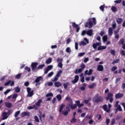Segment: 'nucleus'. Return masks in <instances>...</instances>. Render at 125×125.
I'll list each match as a JSON object with an SVG mask.
<instances>
[{
  "instance_id": "f257e3e1",
  "label": "nucleus",
  "mask_w": 125,
  "mask_h": 125,
  "mask_svg": "<svg viewBox=\"0 0 125 125\" xmlns=\"http://www.w3.org/2000/svg\"><path fill=\"white\" fill-rule=\"evenodd\" d=\"M92 20H93V21H91V19L89 18L88 19V21L86 22V23L84 24V26L85 28L90 29L92 27L93 25H95L96 24L95 18H92Z\"/></svg>"
},
{
  "instance_id": "f03ea898",
  "label": "nucleus",
  "mask_w": 125,
  "mask_h": 125,
  "mask_svg": "<svg viewBox=\"0 0 125 125\" xmlns=\"http://www.w3.org/2000/svg\"><path fill=\"white\" fill-rule=\"evenodd\" d=\"M93 101L95 103H103L104 102V98L101 95H99L98 93H97L93 98Z\"/></svg>"
},
{
  "instance_id": "7ed1b4c3",
  "label": "nucleus",
  "mask_w": 125,
  "mask_h": 125,
  "mask_svg": "<svg viewBox=\"0 0 125 125\" xmlns=\"http://www.w3.org/2000/svg\"><path fill=\"white\" fill-rule=\"evenodd\" d=\"M65 100L69 102V106L71 108V109H75L77 108V105L76 104L73 105V101L70 97L67 96L65 98Z\"/></svg>"
},
{
  "instance_id": "20e7f679",
  "label": "nucleus",
  "mask_w": 125,
  "mask_h": 125,
  "mask_svg": "<svg viewBox=\"0 0 125 125\" xmlns=\"http://www.w3.org/2000/svg\"><path fill=\"white\" fill-rule=\"evenodd\" d=\"M62 70H60L58 72L57 74L55 76V77H54V79H51V81L52 82H57L59 78L60 77V75L62 73Z\"/></svg>"
},
{
  "instance_id": "39448f33",
  "label": "nucleus",
  "mask_w": 125,
  "mask_h": 125,
  "mask_svg": "<svg viewBox=\"0 0 125 125\" xmlns=\"http://www.w3.org/2000/svg\"><path fill=\"white\" fill-rule=\"evenodd\" d=\"M26 90L28 94L27 96L29 97H32L33 95H34V90H31V88L29 87H26Z\"/></svg>"
},
{
  "instance_id": "423d86ee",
  "label": "nucleus",
  "mask_w": 125,
  "mask_h": 125,
  "mask_svg": "<svg viewBox=\"0 0 125 125\" xmlns=\"http://www.w3.org/2000/svg\"><path fill=\"white\" fill-rule=\"evenodd\" d=\"M9 84L11 86H13L15 84L14 81L9 80L4 83V85L5 86H8Z\"/></svg>"
},
{
  "instance_id": "0eeeda50",
  "label": "nucleus",
  "mask_w": 125,
  "mask_h": 125,
  "mask_svg": "<svg viewBox=\"0 0 125 125\" xmlns=\"http://www.w3.org/2000/svg\"><path fill=\"white\" fill-rule=\"evenodd\" d=\"M38 65V62H32L31 66V68L33 71H35L36 69H37V67Z\"/></svg>"
},
{
  "instance_id": "6e6552de",
  "label": "nucleus",
  "mask_w": 125,
  "mask_h": 125,
  "mask_svg": "<svg viewBox=\"0 0 125 125\" xmlns=\"http://www.w3.org/2000/svg\"><path fill=\"white\" fill-rule=\"evenodd\" d=\"M72 26L73 27L76 28L77 33L79 32L80 27L79 26L78 24H76L75 22H72Z\"/></svg>"
},
{
  "instance_id": "1a4fd4ad",
  "label": "nucleus",
  "mask_w": 125,
  "mask_h": 125,
  "mask_svg": "<svg viewBox=\"0 0 125 125\" xmlns=\"http://www.w3.org/2000/svg\"><path fill=\"white\" fill-rule=\"evenodd\" d=\"M79 80V75H76L75 76L74 79L72 81V83L73 84H75L78 82Z\"/></svg>"
},
{
  "instance_id": "9d476101",
  "label": "nucleus",
  "mask_w": 125,
  "mask_h": 125,
  "mask_svg": "<svg viewBox=\"0 0 125 125\" xmlns=\"http://www.w3.org/2000/svg\"><path fill=\"white\" fill-rule=\"evenodd\" d=\"M21 117L23 118L26 116H29L30 113L29 112L23 111L21 114Z\"/></svg>"
},
{
  "instance_id": "9b49d317",
  "label": "nucleus",
  "mask_w": 125,
  "mask_h": 125,
  "mask_svg": "<svg viewBox=\"0 0 125 125\" xmlns=\"http://www.w3.org/2000/svg\"><path fill=\"white\" fill-rule=\"evenodd\" d=\"M2 120H5L7 119V118H8V115H7V113H6V112H4L2 114Z\"/></svg>"
},
{
  "instance_id": "f8f14e48",
  "label": "nucleus",
  "mask_w": 125,
  "mask_h": 125,
  "mask_svg": "<svg viewBox=\"0 0 125 125\" xmlns=\"http://www.w3.org/2000/svg\"><path fill=\"white\" fill-rule=\"evenodd\" d=\"M88 71V70H86L84 71V74L85 75H92V73L93 72V69H90L89 72Z\"/></svg>"
},
{
  "instance_id": "ddd939ff",
  "label": "nucleus",
  "mask_w": 125,
  "mask_h": 125,
  "mask_svg": "<svg viewBox=\"0 0 125 125\" xmlns=\"http://www.w3.org/2000/svg\"><path fill=\"white\" fill-rule=\"evenodd\" d=\"M42 80V76H39V77H37L35 80L34 81V83H39L41 80Z\"/></svg>"
},
{
  "instance_id": "4468645a",
  "label": "nucleus",
  "mask_w": 125,
  "mask_h": 125,
  "mask_svg": "<svg viewBox=\"0 0 125 125\" xmlns=\"http://www.w3.org/2000/svg\"><path fill=\"white\" fill-rule=\"evenodd\" d=\"M123 97V93H118L115 95V98L116 99H119Z\"/></svg>"
},
{
  "instance_id": "2eb2a0df",
  "label": "nucleus",
  "mask_w": 125,
  "mask_h": 125,
  "mask_svg": "<svg viewBox=\"0 0 125 125\" xmlns=\"http://www.w3.org/2000/svg\"><path fill=\"white\" fill-rule=\"evenodd\" d=\"M97 70L99 72L103 71L104 70V66L103 65L99 64L97 67Z\"/></svg>"
},
{
  "instance_id": "dca6fc26",
  "label": "nucleus",
  "mask_w": 125,
  "mask_h": 125,
  "mask_svg": "<svg viewBox=\"0 0 125 125\" xmlns=\"http://www.w3.org/2000/svg\"><path fill=\"white\" fill-rule=\"evenodd\" d=\"M101 45V42H97L96 43H93V44L92 45V46H93V48L94 49H96L98 46H99V45Z\"/></svg>"
},
{
  "instance_id": "f3484780",
  "label": "nucleus",
  "mask_w": 125,
  "mask_h": 125,
  "mask_svg": "<svg viewBox=\"0 0 125 125\" xmlns=\"http://www.w3.org/2000/svg\"><path fill=\"white\" fill-rule=\"evenodd\" d=\"M103 109L104 110V111H106L107 113L109 112V109H107V106L106 104L103 105Z\"/></svg>"
},
{
  "instance_id": "a211bd4d",
  "label": "nucleus",
  "mask_w": 125,
  "mask_h": 125,
  "mask_svg": "<svg viewBox=\"0 0 125 125\" xmlns=\"http://www.w3.org/2000/svg\"><path fill=\"white\" fill-rule=\"evenodd\" d=\"M86 35L90 37L92 36L93 35L92 29H89L88 31H86Z\"/></svg>"
},
{
  "instance_id": "6ab92c4d",
  "label": "nucleus",
  "mask_w": 125,
  "mask_h": 125,
  "mask_svg": "<svg viewBox=\"0 0 125 125\" xmlns=\"http://www.w3.org/2000/svg\"><path fill=\"white\" fill-rule=\"evenodd\" d=\"M75 103L77 104V105L79 107V108H80L83 106V104H81L80 101L79 100L76 101Z\"/></svg>"
},
{
  "instance_id": "aec40b11",
  "label": "nucleus",
  "mask_w": 125,
  "mask_h": 125,
  "mask_svg": "<svg viewBox=\"0 0 125 125\" xmlns=\"http://www.w3.org/2000/svg\"><path fill=\"white\" fill-rule=\"evenodd\" d=\"M5 105L6 107L10 108L12 107V104L9 102H5Z\"/></svg>"
},
{
  "instance_id": "412c9836",
  "label": "nucleus",
  "mask_w": 125,
  "mask_h": 125,
  "mask_svg": "<svg viewBox=\"0 0 125 125\" xmlns=\"http://www.w3.org/2000/svg\"><path fill=\"white\" fill-rule=\"evenodd\" d=\"M106 48V46L100 45L98 48V51H101L103 50H105Z\"/></svg>"
},
{
  "instance_id": "4be33fe9",
  "label": "nucleus",
  "mask_w": 125,
  "mask_h": 125,
  "mask_svg": "<svg viewBox=\"0 0 125 125\" xmlns=\"http://www.w3.org/2000/svg\"><path fill=\"white\" fill-rule=\"evenodd\" d=\"M54 85L56 87H59L62 86V83L60 82H55L54 83Z\"/></svg>"
},
{
  "instance_id": "5701e85b",
  "label": "nucleus",
  "mask_w": 125,
  "mask_h": 125,
  "mask_svg": "<svg viewBox=\"0 0 125 125\" xmlns=\"http://www.w3.org/2000/svg\"><path fill=\"white\" fill-rule=\"evenodd\" d=\"M113 96V94L111 92H108L107 96L106 98V101H108L110 98H112V97Z\"/></svg>"
},
{
  "instance_id": "b1692460",
  "label": "nucleus",
  "mask_w": 125,
  "mask_h": 125,
  "mask_svg": "<svg viewBox=\"0 0 125 125\" xmlns=\"http://www.w3.org/2000/svg\"><path fill=\"white\" fill-rule=\"evenodd\" d=\"M83 71V69L82 68H79V69H76L74 73L76 74H78V73H81Z\"/></svg>"
},
{
  "instance_id": "393cba45",
  "label": "nucleus",
  "mask_w": 125,
  "mask_h": 125,
  "mask_svg": "<svg viewBox=\"0 0 125 125\" xmlns=\"http://www.w3.org/2000/svg\"><path fill=\"white\" fill-rule=\"evenodd\" d=\"M113 34V29L112 27H109L108 29V35L111 36Z\"/></svg>"
},
{
  "instance_id": "a878e982",
  "label": "nucleus",
  "mask_w": 125,
  "mask_h": 125,
  "mask_svg": "<svg viewBox=\"0 0 125 125\" xmlns=\"http://www.w3.org/2000/svg\"><path fill=\"white\" fill-rule=\"evenodd\" d=\"M95 86H96V83H93L92 84L88 86V88L89 89H93Z\"/></svg>"
},
{
  "instance_id": "bb28decb",
  "label": "nucleus",
  "mask_w": 125,
  "mask_h": 125,
  "mask_svg": "<svg viewBox=\"0 0 125 125\" xmlns=\"http://www.w3.org/2000/svg\"><path fill=\"white\" fill-rule=\"evenodd\" d=\"M45 66L44 64H42L39 65L37 68V70L42 69Z\"/></svg>"
},
{
  "instance_id": "cd10ccee",
  "label": "nucleus",
  "mask_w": 125,
  "mask_h": 125,
  "mask_svg": "<svg viewBox=\"0 0 125 125\" xmlns=\"http://www.w3.org/2000/svg\"><path fill=\"white\" fill-rule=\"evenodd\" d=\"M111 10L113 12L115 13L117 11V8L116 6H112L111 8Z\"/></svg>"
},
{
  "instance_id": "c85d7f7f",
  "label": "nucleus",
  "mask_w": 125,
  "mask_h": 125,
  "mask_svg": "<svg viewBox=\"0 0 125 125\" xmlns=\"http://www.w3.org/2000/svg\"><path fill=\"white\" fill-rule=\"evenodd\" d=\"M56 98L58 99V101L59 102L61 101L62 99V97L61 96V94H58L57 96H56Z\"/></svg>"
},
{
  "instance_id": "c756f323",
  "label": "nucleus",
  "mask_w": 125,
  "mask_h": 125,
  "mask_svg": "<svg viewBox=\"0 0 125 125\" xmlns=\"http://www.w3.org/2000/svg\"><path fill=\"white\" fill-rule=\"evenodd\" d=\"M77 122V119L75 117H73V118L70 120V123L71 124H74Z\"/></svg>"
},
{
  "instance_id": "7c9ffc66",
  "label": "nucleus",
  "mask_w": 125,
  "mask_h": 125,
  "mask_svg": "<svg viewBox=\"0 0 125 125\" xmlns=\"http://www.w3.org/2000/svg\"><path fill=\"white\" fill-rule=\"evenodd\" d=\"M42 99H39L38 101L36 103V105L37 106H40L41 104H40L42 103Z\"/></svg>"
},
{
  "instance_id": "2f4dec72",
  "label": "nucleus",
  "mask_w": 125,
  "mask_h": 125,
  "mask_svg": "<svg viewBox=\"0 0 125 125\" xmlns=\"http://www.w3.org/2000/svg\"><path fill=\"white\" fill-rule=\"evenodd\" d=\"M69 84V83L68 82H66L65 83H63V86L64 87V88L65 89H67V86Z\"/></svg>"
},
{
  "instance_id": "473e14b6",
  "label": "nucleus",
  "mask_w": 125,
  "mask_h": 125,
  "mask_svg": "<svg viewBox=\"0 0 125 125\" xmlns=\"http://www.w3.org/2000/svg\"><path fill=\"white\" fill-rule=\"evenodd\" d=\"M51 62H52V59L51 58L47 59L45 61V63L48 64H50Z\"/></svg>"
},
{
  "instance_id": "72a5a7b5",
  "label": "nucleus",
  "mask_w": 125,
  "mask_h": 125,
  "mask_svg": "<svg viewBox=\"0 0 125 125\" xmlns=\"http://www.w3.org/2000/svg\"><path fill=\"white\" fill-rule=\"evenodd\" d=\"M116 21L118 24H121L122 22V18H118L116 19Z\"/></svg>"
},
{
  "instance_id": "f704fd0d",
  "label": "nucleus",
  "mask_w": 125,
  "mask_h": 125,
  "mask_svg": "<svg viewBox=\"0 0 125 125\" xmlns=\"http://www.w3.org/2000/svg\"><path fill=\"white\" fill-rule=\"evenodd\" d=\"M65 106V105L63 104H62V105L60 106V109H59V112L61 113L63 107Z\"/></svg>"
},
{
  "instance_id": "c9c22d12",
  "label": "nucleus",
  "mask_w": 125,
  "mask_h": 125,
  "mask_svg": "<svg viewBox=\"0 0 125 125\" xmlns=\"http://www.w3.org/2000/svg\"><path fill=\"white\" fill-rule=\"evenodd\" d=\"M20 112H21L20 110H18V111H16L14 114L15 117L17 118V117H18V115H19V114H20Z\"/></svg>"
},
{
  "instance_id": "e433bc0d",
  "label": "nucleus",
  "mask_w": 125,
  "mask_h": 125,
  "mask_svg": "<svg viewBox=\"0 0 125 125\" xmlns=\"http://www.w3.org/2000/svg\"><path fill=\"white\" fill-rule=\"evenodd\" d=\"M117 110L120 112L122 111V108L120 104H119L118 106H117V108L116 110V113Z\"/></svg>"
},
{
  "instance_id": "4c0bfd02",
  "label": "nucleus",
  "mask_w": 125,
  "mask_h": 125,
  "mask_svg": "<svg viewBox=\"0 0 125 125\" xmlns=\"http://www.w3.org/2000/svg\"><path fill=\"white\" fill-rule=\"evenodd\" d=\"M21 76L22 75L21 74V73H19L15 76V77L16 79H20Z\"/></svg>"
},
{
  "instance_id": "58836bf2",
  "label": "nucleus",
  "mask_w": 125,
  "mask_h": 125,
  "mask_svg": "<svg viewBox=\"0 0 125 125\" xmlns=\"http://www.w3.org/2000/svg\"><path fill=\"white\" fill-rule=\"evenodd\" d=\"M120 62V60L119 59H116V60H115L113 61V62H112V64H114L115 63H119Z\"/></svg>"
},
{
  "instance_id": "ea45409f",
  "label": "nucleus",
  "mask_w": 125,
  "mask_h": 125,
  "mask_svg": "<svg viewBox=\"0 0 125 125\" xmlns=\"http://www.w3.org/2000/svg\"><path fill=\"white\" fill-rule=\"evenodd\" d=\"M15 91L17 93L20 92V87L17 86L15 89Z\"/></svg>"
},
{
  "instance_id": "a19ab883",
  "label": "nucleus",
  "mask_w": 125,
  "mask_h": 125,
  "mask_svg": "<svg viewBox=\"0 0 125 125\" xmlns=\"http://www.w3.org/2000/svg\"><path fill=\"white\" fill-rule=\"evenodd\" d=\"M6 113L8 117H9V116L12 114V110H11V109H9Z\"/></svg>"
},
{
  "instance_id": "79ce46f5",
  "label": "nucleus",
  "mask_w": 125,
  "mask_h": 125,
  "mask_svg": "<svg viewBox=\"0 0 125 125\" xmlns=\"http://www.w3.org/2000/svg\"><path fill=\"white\" fill-rule=\"evenodd\" d=\"M53 94L52 92H50V93H48L46 94V97H53Z\"/></svg>"
},
{
  "instance_id": "37998d69",
  "label": "nucleus",
  "mask_w": 125,
  "mask_h": 125,
  "mask_svg": "<svg viewBox=\"0 0 125 125\" xmlns=\"http://www.w3.org/2000/svg\"><path fill=\"white\" fill-rule=\"evenodd\" d=\"M117 69V67L116 66H112V68H111V71L112 72H114Z\"/></svg>"
},
{
  "instance_id": "c03bdc74",
  "label": "nucleus",
  "mask_w": 125,
  "mask_h": 125,
  "mask_svg": "<svg viewBox=\"0 0 125 125\" xmlns=\"http://www.w3.org/2000/svg\"><path fill=\"white\" fill-rule=\"evenodd\" d=\"M119 44H124V39H120V41L119 42Z\"/></svg>"
},
{
  "instance_id": "a18cd8bd",
  "label": "nucleus",
  "mask_w": 125,
  "mask_h": 125,
  "mask_svg": "<svg viewBox=\"0 0 125 125\" xmlns=\"http://www.w3.org/2000/svg\"><path fill=\"white\" fill-rule=\"evenodd\" d=\"M10 91H11V89H8L4 92V95H6L7 94H8V93L10 92Z\"/></svg>"
},
{
  "instance_id": "49530a36",
  "label": "nucleus",
  "mask_w": 125,
  "mask_h": 125,
  "mask_svg": "<svg viewBox=\"0 0 125 125\" xmlns=\"http://www.w3.org/2000/svg\"><path fill=\"white\" fill-rule=\"evenodd\" d=\"M24 69L25 70H26L28 72H30L31 71L30 68L28 67V66H25Z\"/></svg>"
},
{
  "instance_id": "de8ad7c7",
  "label": "nucleus",
  "mask_w": 125,
  "mask_h": 125,
  "mask_svg": "<svg viewBox=\"0 0 125 125\" xmlns=\"http://www.w3.org/2000/svg\"><path fill=\"white\" fill-rule=\"evenodd\" d=\"M121 80V77L117 78L116 80H115V83L117 84V83L118 82H119Z\"/></svg>"
},
{
  "instance_id": "09e8293b",
  "label": "nucleus",
  "mask_w": 125,
  "mask_h": 125,
  "mask_svg": "<svg viewBox=\"0 0 125 125\" xmlns=\"http://www.w3.org/2000/svg\"><path fill=\"white\" fill-rule=\"evenodd\" d=\"M34 119H35V122H37V123H39L40 122V120L38 118V117L37 116H34Z\"/></svg>"
},
{
  "instance_id": "8fccbe9b",
  "label": "nucleus",
  "mask_w": 125,
  "mask_h": 125,
  "mask_svg": "<svg viewBox=\"0 0 125 125\" xmlns=\"http://www.w3.org/2000/svg\"><path fill=\"white\" fill-rule=\"evenodd\" d=\"M57 62H63V59L62 58H58L57 59Z\"/></svg>"
},
{
  "instance_id": "3c124183",
  "label": "nucleus",
  "mask_w": 125,
  "mask_h": 125,
  "mask_svg": "<svg viewBox=\"0 0 125 125\" xmlns=\"http://www.w3.org/2000/svg\"><path fill=\"white\" fill-rule=\"evenodd\" d=\"M84 55H85L84 52H81V53H79L78 57H82Z\"/></svg>"
},
{
  "instance_id": "603ef678",
  "label": "nucleus",
  "mask_w": 125,
  "mask_h": 125,
  "mask_svg": "<svg viewBox=\"0 0 125 125\" xmlns=\"http://www.w3.org/2000/svg\"><path fill=\"white\" fill-rule=\"evenodd\" d=\"M103 40L104 41V42H105L107 41V36H104L103 38Z\"/></svg>"
},
{
  "instance_id": "864d4df0",
  "label": "nucleus",
  "mask_w": 125,
  "mask_h": 125,
  "mask_svg": "<svg viewBox=\"0 0 125 125\" xmlns=\"http://www.w3.org/2000/svg\"><path fill=\"white\" fill-rule=\"evenodd\" d=\"M53 74H54L53 72H50V73H48V74L47 75V77L48 78H50L52 76H53Z\"/></svg>"
},
{
  "instance_id": "5fc2aeb1",
  "label": "nucleus",
  "mask_w": 125,
  "mask_h": 125,
  "mask_svg": "<svg viewBox=\"0 0 125 125\" xmlns=\"http://www.w3.org/2000/svg\"><path fill=\"white\" fill-rule=\"evenodd\" d=\"M110 53L111 55H112L113 56H115V50H111Z\"/></svg>"
},
{
  "instance_id": "6e6d98bb",
  "label": "nucleus",
  "mask_w": 125,
  "mask_h": 125,
  "mask_svg": "<svg viewBox=\"0 0 125 125\" xmlns=\"http://www.w3.org/2000/svg\"><path fill=\"white\" fill-rule=\"evenodd\" d=\"M122 2V0H116L114 1V2L116 4H120Z\"/></svg>"
},
{
  "instance_id": "4d7b16f0",
  "label": "nucleus",
  "mask_w": 125,
  "mask_h": 125,
  "mask_svg": "<svg viewBox=\"0 0 125 125\" xmlns=\"http://www.w3.org/2000/svg\"><path fill=\"white\" fill-rule=\"evenodd\" d=\"M62 62H59L58 64V66L59 67V68H62Z\"/></svg>"
},
{
  "instance_id": "13d9d810",
  "label": "nucleus",
  "mask_w": 125,
  "mask_h": 125,
  "mask_svg": "<svg viewBox=\"0 0 125 125\" xmlns=\"http://www.w3.org/2000/svg\"><path fill=\"white\" fill-rule=\"evenodd\" d=\"M66 52L68 53H71V50L70 48V47H67L66 49Z\"/></svg>"
},
{
  "instance_id": "bf43d9fd",
  "label": "nucleus",
  "mask_w": 125,
  "mask_h": 125,
  "mask_svg": "<svg viewBox=\"0 0 125 125\" xmlns=\"http://www.w3.org/2000/svg\"><path fill=\"white\" fill-rule=\"evenodd\" d=\"M62 114L64 116H67L68 114V111H62Z\"/></svg>"
},
{
  "instance_id": "052dcab7",
  "label": "nucleus",
  "mask_w": 125,
  "mask_h": 125,
  "mask_svg": "<svg viewBox=\"0 0 125 125\" xmlns=\"http://www.w3.org/2000/svg\"><path fill=\"white\" fill-rule=\"evenodd\" d=\"M52 68H53V66L51 65H49L47 66V67H46V68H47L49 71L51 70Z\"/></svg>"
},
{
  "instance_id": "680f3d73",
  "label": "nucleus",
  "mask_w": 125,
  "mask_h": 125,
  "mask_svg": "<svg viewBox=\"0 0 125 125\" xmlns=\"http://www.w3.org/2000/svg\"><path fill=\"white\" fill-rule=\"evenodd\" d=\"M121 54L123 56H125V51L124 50H122L121 51Z\"/></svg>"
},
{
  "instance_id": "e2e57ef3",
  "label": "nucleus",
  "mask_w": 125,
  "mask_h": 125,
  "mask_svg": "<svg viewBox=\"0 0 125 125\" xmlns=\"http://www.w3.org/2000/svg\"><path fill=\"white\" fill-rule=\"evenodd\" d=\"M104 5H101L100 7V9H101V10L103 12L104 11Z\"/></svg>"
},
{
  "instance_id": "0e129e2a",
  "label": "nucleus",
  "mask_w": 125,
  "mask_h": 125,
  "mask_svg": "<svg viewBox=\"0 0 125 125\" xmlns=\"http://www.w3.org/2000/svg\"><path fill=\"white\" fill-rule=\"evenodd\" d=\"M106 125H108L110 123V119L109 118H107L105 121Z\"/></svg>"
},
{
  "instance_id": "69168bd1",
  "label": "nucleus",
  "mask_w": 125,
  "mask_h": 125,
  "mask_svg": "<svg viewBox=\"0 0 125 125\" xmlns=\"http://www.w3.org/2000/svg\"><path fill=\"white\" fill-rule=\"evenodd\" d=\"M81 67L82 68V69L83 70V69L85 68V65L84 63H82L81 64Z\"/></svg>"
},
{
  "instance_id": "338daca9",
  "label": "nucleus",
  "mask_w": 125,
  "mask_h": 125,
  "mask_svg": "<svg viewBox=\"0 0 125 125\" xmlns=\"http://www.w3.org/2000/svg\"><path fill=\"white\" fill-rule=\"evenodd\" d=\"M75 47L76 50L78 49V43L77 42L75 43Z\"/></svg>"
},
{
  "instance_id": "774afa93",
  "label": "nucleus",
  "mask_w": 125,
  "mask_h": 125,
  "mask_svg": "<svg viewBox=\"0 0 125 125\" xmlns=\"http://www.w3.org/2000/svg\"><path fill=\"white\" fill-rule=\"evenodd\" d=\"M116 122V120L115 118L112 119V122H111V125H115Z\"/></svg>"
}]
</instances>
